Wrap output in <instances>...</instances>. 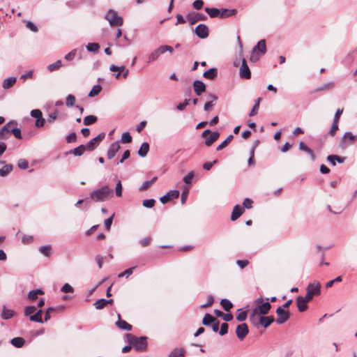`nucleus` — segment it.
<instances>
[{"mask_svg":"<svg viewBox=\"0 0 357 357\" xmlns=\"http://www.w3.org/2000/svg\"><path fill=\"white\" fill-rule=\"evenodd\" d=\"M113 196V190L108 185H103L100 188L92 190L90 198L95 202H103Z\"/></svg>","mask_w":357,"mask_h":357,"instance_id":"obj_1","label":"nucleus"},{"mask_svg":"<svg viewBox=\"0 0 357 357\" xmlns=\"http://www.w3.org/2000/svg\"><path fill=\"white\" fill-rule=\"evenodd\" d=\"M129 344L138 351H144L147 348L146 337H136L132 334H127Z\"/></svg>","mask_w":357,"mask_h":357,"instance_id":"obj_2","label":"nucleus"},{"mask_svg":"<svg viewBox=\"0 0 357 357\" xmlns=\"http://www.w3.org/2000/svg\"><path fill=\"white\" fill-rule=\"evenodd\" d=\"M105 19L109 22L111 26H119L123 25V18L119 16L114 10L109 9L105 14Z\"/></svg>","mask_w":357,"mask_h":357,"instance_id":"obj_3","label":"nucleus"},{"mask_svg":"<svg viewBox=\"0 0 357 357\" xmlns=\"http://www.w3.org/2000/svg\"><path fill=\"white\" fill-rule=\"evenodd\" d=\"M320 287L321 286L319 282L315 281L312 283H310L306 288L307 293L305 297L307 300L311 301L314 295L320 294Z\"/></svg>","mask_w":357,"mask_h":357,"instance_id":"obj_4","label":"nucleus"},{"mask_svg":"<svg viewBox=\"0 0 357 357\" xmlns=\"http://www.w3.org/2000/svg\"><path fill=\"white\" fill-rule=\"evenodd\" d=\"M357 135H354L351 132H346L340 140V146L342 149L347 148L349 145L355 142Z\"/></svg>","mask_w":357,"mask_h":357,"instance_id":"obj_5","label":"nucleus"},{"mask_svg":"<svg viewBox=\"0 0 357 357\" xmlns=\"http://www.w3.org/2000/svg\"><path fill=\"white\" fill-rule=\"evenodd\" d=\"M105 137V132L100 133L98 136L96 137L91 139L86 144H85L87 151H93L98 145L103 140V139Z\"/></svg>","mask_w":357,"mask_h":357,"instance_id":"obj_6","label":"nucleus"},{"mask_svg":"<svg viewBox=\"0 0 357 357\" xmlns=\"http://www.w3.org/2000/svg\"><path fill=\"white\" fill-rule=\"evenodd\" d=\"M276 313L278 315L276 319V322L278 324H282L289 319V312L284 310L282 307H278L277 308Z\"/></svg>","mask_w":357,"mask_h":357,"instance_id":"obj_7","label":"nucleus"},{"mask_svg":"<svg viewBox=\"0 0 357 357\" xmlns=\"http://www.w3.org/2000/svg\"><path fill=\"white\" fill-rule=\"evenodd\" d=\"M249 329L246 324L243 323L236 326V334L240 340H243L248 334Z\"/></svg>","mask_w":357,"mask_h":357,"instance_id":"obj_8","label":"nucleus"},{"mask_svg":"<svg viewBox=\"0 0 357 357\" xmlns=\"http://www.w3.org/2000/svg\"><path fill=\"white\" fill-rule=\"evenodd\" d=\"M239 75L243 79H250L251 73L245 59H242V64L239 69Z\"/></svg>","mask_w":357,"mask_h":357,"instance_id":"obj_9","label":"nucleus"},{"mask_svg":"<svg viewBox=\"0 0 357 357\" xmlns=\"http://www.w3.org/2000/svg\"><path fill=\"white\" fill-rule=\"evenodd\" d=\"M195 32L197 36L202 39H204L208 36V29L207 26L204 24H200L197 26Z\"/></svg>","mask_w":357,"mask_h":357,"instance_id":"obj_10","label":"nucleus"},{"mask_svg":"<svg viewBox=\"0 0 357 357\" xmlns=\"http://www.w3.org/2000/svg\"><path fill=\"white\" fill-rule=\"evenodd\" d=\"M10 125H17V122L10 121L3 126L0 130V139H7L10 137V132L9 129Z\"/></svg>","mask_w":357,"mask_h":357,"instance_id":"obj_11","label":"nucleus"},{"mask_svg":"<svg viewBox=\"0 0 357 357\" xmlns=\"http://www.w3.org/2000/svg\"><path fill=\"white\" fill-rule=\"evenodd\" d=\"M271 309V305L268 301H266L264 303L259 305L255 307L252 310L259 314L260 315L267 314Z\"/></svg>","mask_w":357,"mask_h":357,"instance_id":"obj_12","label":"nucleus"},{"mask_svg":"<svg viewBox=\"0 0 357 357\" xmlns=\"http://www.w3.org/2000/svg\"><path fill=\"white\" fill-rule=\"evenodd\" d=\"M120 147L121 146L119 142H114L111 144L107 153V158L109 160L112 159L116 153L119 151Z\"/></svg>","mask_w":357,"mask_h":357,"instance_id":"obj_13","label":"nucleus"},{"mask_svg":"<svg viewBox=\"0 0 357 357\" xmlns=\"http://www.w3.org/2000/svg\"><path fill=\"white\" fill-rule=\"evenodd\" d=\"M178 196H179V192L178 190H171V191L168 192L164 196L161 197L160 199V201L162 204H166L170 200L177 199L178 197Z\"/></svg>","mask_w":357,"mask_h":357,"instance_id":"obj_14","label":"nucleus"},{"mask_svg":"<svg viewBox=\"0 0 357 357\" xmlns=\"http://www.w3.org/2000/svg\"><path fill=\"white\" fill-rule=\"evenodd\" d=\"M296 305L300 312L305 311L307 308V303L310 301L305 297L298 296L296 298Z\"/></svg>","mask_w":357,"mask_h":357,"instance_id":"obj_15","label":"nucleus"},{"mask_svg":"<svg viewBox=\"0 0 357 357\" xmlns=\"http://www.w3.org/2000/svg\"><path fill=\"white\" fill-rule=\"evenodd\" d=\"M193 88L195 93L197 96H200L203 92L206 91V86L203 82L199 80H195L193 82Z\"/></svg>","mask_w":357,"mask_h":357,"instance_id":"obj_16","label":"nucleus"},{"mask_svg":"<svg viewBox=\"0 0 357 357\" xmlns=\"http://www.w3.org/2000/svg\"><path fill=\"white\" fill-rule=\"evenodd\" d=\"M187 17L191 24H194L199 21L204 20L206 18V15L200 13L189 14Z\"/></svg>","mask_w":357,"mask_h":357,"instance_id":"obj_17","label":"nucleus"},{"mask_svg":"<svg viewBox=\"0 0 357 357\" xmlns=\"http://www.w3.org/2000/svg\"><path fill=\"white\" fill-rule=\"evenodd\" d=\"M244 208L239 205L234 206L231 214V220L235 221L243 213Z\"/></svg>","mask_w":357,"mask_h":357,"instance_id":"obj_18","label":"nucleus"},{"mask_svg":"<svg viewBox=\"0 0 357 357\" xmlns=\"http://www.w3.org/2000/svg\"><path fill=\"white\" fill-rule=\"evenodd\" d=\"M162 54H163L162 50L160 46L149 54L147 63H149L156 61Z\"/></svg>","mask_w":357,"mask_h":357,"instance_id":"obj_19","label":"nucleus"},{"mask_svg":"<svg viewBox=\"0 0 357 357\" xmlns=\"http://www.w3.org/2000/svg\"><path fill=\"white\" fill-rule=\"evenodd\" d=\"M275 319L273 316H261L259 318V324L264 328L268 327L272 323H273Z\"/></svg>","mask_w":357,"mask_h":357,"instance_id":"obj_20","label":"nucleus"},{"mask_svg":"<svg viewBox=\"0 0 357 357\" xmlns=\"http://www.w3.org/2000/svg\"><path fill=\"white\" fill-rule=\"evenodd\" d=\"M261 317V316L259 314L255 312L254 310H252V312L250 314L249 319L253 326L258 328L259 326L260 325L259 318Z\"/></svg>","mask_w":357,"mask_h":357,"instance_id":"obj_21","label":"nucleus"},{"mask_svg":"<svg viewBox=\"0 0 357 357\" xmlns=\"http://www.w3.org/2000/svg\"><path fill=\"white\" fill-rule=\"evenodd\" d=\"M220 133L218 132H212L205 140V145L210 146L215 142L219 137Z\"/></svg>","mask_w":357,"mask_h":357,"instance_id":"obj_22","label":"nucleus"},{"mask_svg":"<svg viewBox=\"0 0 357 357\" xmlns=\"http://www.w3.org/2000/svg\"><path fill=\"white\" fill-rule=\"evenodd\" d=\"M118 317L119 320L116 323L117 327L124 331H131L132 326L126 321L121 319L119 314H118Z\"/></svg>","mask_w":357,"mask_h":357,"instance_id":"obj_23","label":"nucleus"},{"mask_svg":"<svg viewBox=\"0 0 357 357\" xmlns=\"http://www.w3.org/2000/svg\"><path fill=\"white\" fill-rule=\"evenodd\" d=\"M17 78L15 77H9L3 80L2 87L4 89H8L15 84Z\"/></svg>","mask_w":357,"mask_h":357,"instance_id":"obj_24","label":"nucleus"},{"mask_svg":"<svg viewBox=\"0 0 357 357\" xmlns=\"http://www.w3.org/2000/svg\"><path fill=\"white\" fill-rule=\"evenodd\" d=\"M253 50L256 51L257 50H259V52L261 54H264L266 52V41L265 40H259L257 45L255 46L252 49Z\"/></svg>","mask_w":357,"mask_h":357,"instance_id":"obj_25","label":"nucleus"},{"mask_svg":"<svg viewBox=\"0 0 357 357\" xmlns=\"http://www.w3.org/2000/svg\"><path fill=\"white\" fill-rule=\"evenodd\" d=\"M237 10L236 9H222L220 11V17L221 18H226L230 16H233L236 15Z\"/></svg>","mask_w":357,"mask_h":357,"instance_id":"obj_26","label":"nucleus"},{"mask_svg":"<svg viewBox=\"0 0 357 357\" xmlns=\"http://www.w3.org/2000/svg\"><path fill=\"white\" fill-rule=\"evenodd\" d=\"M15 314V312L12 310L7 309L5 306L2 308L1 317L3 319L7 320L12 318Z\"/></svg>","mask_w":357,"mask_h":357,"instance_id":"obj_27","label":"nucleus"},{"mask_svg":"<svg viewBox=\"0 0 357 357\" xmlns=\"http://www.w3.org/2000/svg\"><path fill=\"white\" fill-rule=\"evenodd\" d=\"M43 311L41 310H38L37 312H35L33 314L31 315L29 319L31 321H35L38 323H43V320L42 319Z\"/></svg>","mask_w":357,"mask_h":357,"instance_id":"obj_28","label":"nucleus"},{"mask_svg":"<svg viewBox=\"0 0 357 357\" xmlns=\"http://www.w3.org/2000/svg\"><path fill=\"white\" fill-rule=\"evenodd\" d=\"M85 151H87L86 146L84 144H81L79 146L75 148L74 149L70 150V152L75 156H81Z\"/></svg>","mask_w":357,"mask_h":357,"instance_id":"obj_29","label":"nucleus"},{"mask_svg":"<svg viewBox=\"0 0 357 357\" xmlns=\"http://www.w3.org/2000/svg\"><path fill=\"white\" fill-rule=\"evenodd\" d=\"M149 151V144L147 142L142 143L141 147L138 150V155L140 157H145Z\"/></svg>","mask_w":357,"mask_h":357,"instance_id":"obj_30","label":"nucleus"},{"mask_svg":"<svg viewBox=\"0 0 357 357\" xmlns=\"http://www.w3.org/2000/svg\"><path fill=\"white\" fill-rule=\"evenodd\" d=\"M215 319L214 317L208 313L205 314L203 319H202V324L206 326H209L211 324L215 321Z\"/></svg>","mask_w":357,"mask_h":357,"instance_id":"obj_31","label":"nucleus"},{"mask_svg":"<svg viewBox=\"0 0 357 357\" xmlns=\"http://www.w3.org/2000/svg\"><path fill=\"white\" fill-rule=\"evenodd\" d=\"M156 180H157V177L155 176L151 180L144 181L141 185V186L139 187V190L140 191H144V190H147L148 188H149L154 183V182Z\"/></svg>","mask_w":357,"mask_h":357,"instance_id":"obj_32","label":"nucleus"},{"mask_svg":"<svg viewBox=\"0 0 357 357\" xmlns=\"http://www.w3.org/2000/svg\"><path fill=\"white\" fill-rule=\"evenodd\" d=\"M217 75L216 69L214 68H210L209 70L205 71L203 74V76L208 79H214Z\"/></svg>","mask_w":357,"mask_h":357,"instance_id":"obj_33","label":"nucleus"},{"mask_svg":"<svg viewBox=\"0 0 357 357\" xmlns=\"http://www.w3.org/2000/svg\"><path fill=\"white\" fill-rule=\"evenodd\" d=\"M43 294L44 291L40 289H34L29 291V293L28 294V298L30 300L33 301L38 298V295H42Z\"/></svg>","mask_w":357,"mask_h":357,"instance_id":"obj_34","label":"nucleus"},{"mask_svg":"<svg viewBox=\"0 0 357 357\" xmlns=\"http://www.w3.org/2000/svg\"><path fill=\"white\" fill-rule=\"evenodd\" d=\"M261 101V98H258L255 100V104L249 113L250 116H253L258 113L259 109V104Z\"/></svg>","mask_w":357,"mask_h":357,"instance_id":"obj_35","label":"nucleus"},{"mask_svg":"<svg viewBox=\"0 0 357 357\" xmlns=\"http://www.w3.org/2000/svg\"><path fill=\"white\" fill-rule=\"evenodd\" d=\"M10 342L14 347L20 348L24 344L25 340L22 337H17L13 338Z\"/></svg>","mask_w":357,"mask_h":357,"instance_id":"obj_36","label":"nucleus"},{"mask_svg":"<svg viewBox=\"0 0 357 357\" xmlns=\"http://www.w3.org/2000/svg\"><path fill=\"white\" fill-rule=\"evenodd\" d=\"M205 12L212 18L220 15V10L215 8H205Z\"/></svg>","mask_w":357,"mask_h":357,"instance_id":"obj_37","label":"nucleus"},{"mask_svg":"<svg viewBox=\"0 0 357 357\" xmlns=\"http://www.w3.org/2000/svg\"><path fill=\"white\" fill-rule=\"evenodd\" d=\"M62 66V63L61 60H57L56 62L52 63L47 66V68L49 71L53 72L59 70Z\"/></svg>","mask_w":357,"mask_h":357,"instance_id":"obj_38","label":"nucleus"},{"mask_svg":"<svg viewBox=\"0 0 357 357\" xmlns=\"http://www.w3.org/2000/svg\"><path fill=\"white\" fill-rule=\"evenodd\" d=\"M98 120V118L93 115H89L84 118L83 123L85 126L91 125L96 123Z\"/></svg>","mask_w":357,"mask_h":357,"instance_id":"obj_39","label":"nucleus"},{"mask_svg":"<svg viewBox=\"0 0 357 357\" xmlns=\"http://www.w3.org/2000/svg\"><path fill=\"white\" fill-rule=\"evenodd\" d=\"M233 137H234L232 135H229L220 144H219L217 146L216 150L220 151L222 149H224L225 147H226L231 142V140L233 139Z\"/></svg>","mask_w":357,"mask_h":357,"instance_id":"obj_40","label":"nucleus"},{"mask_svg":"<svg viewBox=\"0 0 357 357\" xmlns=\"http://www.w3.org/2000/svg\"><path fill=\"white\" fill-rule=\"evenodd\" d=\"M12 170V165H4L1 169H0V176L3 177L6 176Z\"/></svg>","mask_w":357,"mask_h":357,"instance_id":"obj_41","label":"nucleus"},{"mask_svg":"<svg viewBox=\"0 0 357 357\" xmlns=\"http://www.w3.org/2000/svg\"><path fill=\"white\" fill-rule=\"evenodd\" d=\"M248 317V313L246 311H243L242 309H238L237 310V315L236 319L238 321H243L246 319Z\"/></svg>","mask_w":357,"mask_h":357,"instance_id":"obj_42","label":"nucleus"},{"mask_svg":"<svg viewBox=\"0 0 357 357\" xmlns=\"http://www.w3.org/2000/svg\"><path fill=\"white\" fill-rule=\"evenodd\" d=\"M220 304L225 311H229L233 307L231 302L227 298L222 299Z\"/></svg>","mask_w":357,"mask_h":357,"instance_id":"obj_43","label":"nucleus"},{"mask_svg":"<svg viewBox=\"0 0 357 357\" xmlns=\"http://www.w3.org/2000/svg\"><path fill=\"white\" fill-rule=\"evenodd\" d=\"M15 125H10V133L12 132L13 134V135L17 138V139H22V134H21V130L20 128H14Z\"/></svg>","mask_w":357,"mask_h":357,"instance_id":"obj_44","label":"nucleus"},{"mask_svg":"<svg viewBox=\"0 0 357 357\" xmlns=\"http://www.w3.org/2000/svg\"><path fill=\"white\" fill-rule=\"evenodd\" d=\"M102 87L100 85L97 84L93 86L92 89L89 93V97H94L99 94V93L101 91Z\"/></svg>","mask_w":357,"mask_h":357,"instance_id":"obj_45","label":"nucleus"},{"mask_svg":"<svg viewBox=\"0 0 357 357\" xmlns=\"http://www.w3.org/2000/svg\"><path fill=\"white\" fill-rule=\"evenodd\" d=\"M86 47L89 52L95 53L97 52L98 50H99L100 45L98 43H90L86 46Z\"/></svg>","mask_w":357,"mask_h":357,"instance_id":"obj_46","label":"nucleus"},{"mask_svg":"<svg viewBox=\"0 0 357 357\" xmlns=\"http://www.w3.org/2000/svg\"><path fill=\"white\" fill-rule=\"evenodd\" d=\"M184 356L183 349H174L169 354V357H181Z\"/></svg>","mask_w":357,"mask_h":357,"instance_id":"obj_47","label":"nucleus"},{"mask_svg":"<svg viewBox=\"0 0 357 357\" xmlns=\"http://www.w3.org/2000/svg\"><path fill=\"white\" fill-rule=\"evenodd\" d=\"M106 305H107L106 304V299H105V298L98 299L93 304L95 307L96 309H98V310H100V309L104 308Z\"/></svg>","mask_w":357,"mask_h":357,"instance_id":"obj_48","label":"nucleus"},{"mask_svg":"<svg viewBox=\"0 0 357 357\" xmlns=\"http://www.w3.org/2000/svg\"><path fill=\"white\" fill-rule=\"evenodd\" d=\"M39 251L45 256L49 257L51 254V246L44 245L39 248Z\"/></svg>","mask_w":357,"mask_h":357,"instance_id":"obj_49","label":"nucleus"},{"mask_svg":"<svg viewBox=\"0 0 357 357\" xmlns=\"http://www.w3.org/2000/svg\"><path fill=\"white\" fill-rule=\"evenodd\" d=\"M121 142L123 144L130 143L132 142V137L128 132H125L121 135Z\"/></svg>","mask_w":357,"mask_h":357,"instance_id":"obj_50","label":"nucleus"},{"mask_svg":"<svg viewBox=\"0 0 357 357\" xmlns=\"http://www.w3.org/2000/svg\"><path fill=\"white\" fill-rule=\"evenodd\" d=\"M36 310V307L34 305L26 306L24 308V315L26 317L31 316L34 314Z\"/></svg>","mask_w":357,"mask_h":357,"instance_id":"obj_51","label":"nucleus"},{"mask_svg":"<svg viewBox=\"0 0 357 357\" xmlns=\"http://www.w3.org/2000/svg\"><path fill=\"white\" fill-rule=\"evenodd\" d=\"M75 102V98L73 95L69 94L66 99V105L68 107H71L74 105Z\"/></svg>","mask_w":357,"mask_h":357,"instance_id":"obj_52","label":"nucleus"},{"mask_svg":"<svg viewBox=\"0 0 357 357\" xmlns=\"http://www.w3.org/2000/svg\"><path fill=\"white\" fill-rule=\"evenodd\" d=\"M155 199H144L142 202L143 206L146 208H153L155 204Z\"/></svg>","mask_w":357,"mask_h":357,"instance_id":"obj_53","label":"nucleus"},{"mask_svg":"<svg viewBox=\"0 0 357 357\" xmlns=\"http://www.w3.org/2000/svg\"><path fill=\"white\" fill-rule=\"evenodd\" d=\"M136 268V266H133L131 268H129L126 270H125L123 272L119 274L118 277L121 278L123 276H126V278H128L130 275L132 274L133 270Z\"/></svg>","mask_w":357,"mask_h":357,"instance_id":"obj_54","label":"nucleus"},{"mask_svg":"<svg viewBox=\"0 0 357 357\" xmlns=\"http://www.w3.org/2000/svg\"><path fill=\"white\" fill-rule=\"evenodd\" d=\"M17 166L22 169H26L29 167V162L25 159H20L17 162Z\"/></svg>","mask_w":357,"mask_h":357,"instance_id":"obj_55","label":"nucleus"},{"mask_svg":"<svg viewBox=\"0 0 357 357\" xmlns=\"http://www.w3.org/2000/svg\"><path fill=\"white\" fill-rule=\"evenodd\" d=\"M33 241V238L31 235H25V234H24L22 236V242L24 244H29V243H32Z\"/></svg>","mask_w":357,"mask_h":357,"instance_id":"obj_56","label":"nucleus"},{"mask_svg":"<svg viewBox=\"0 0 357 357\" xmlns=\"http://www.w3.org/2000/svg\"><path fill=\"white\" fill-rule=\"evenodd\" d=\"M337 129H338V122L333 121V122L331 125V129L329 130V134L332 136L335 135Z\"/></svg>","mask_w":357,"mask_h":357,"instance_id":"obj_57","label":"nucleus"},{"mask_svg":"<svg viewBox=\"0 0 357 357\" xmlns=\"http://www.w3.org/2000/svg\"><path fill=\"white\" fill-rule=\"evenodd\" d=\"M228 327L229 326L227 323L222 324L220 326V330L219 331V334L222 336L227 334L228 332Z\"/></svg>","mask_w":357,"mask_h":357,"instance_id":"obj_58","label":"nucleus"},{"mask_svg":"<svg viewBox=\"0 0 357 357\" xmlns=\"http://www.w3.org/2000/svg\"><path fill=\"white\" fill-rule=\"evenodd\" d=\"M30 114L32 117L36 118V119L40 118L43 116L41 111L38 109L31 110Z\"/></svg>","mask_w":357,"mask_h":357,"instance_id":"obj_59","label":"nucleus"},{"mask_svg":"<svg viewBox=\"0 0 357 357\" xmlns=\"http://www.w3.org/2000/svg\"><path fill=\"white\" fill-rule=\"evenodd\" d=\"M61 291L65 293L73 292V288L68 283H66L61 289Z\"/></svg>","mask_w":357,"mask_h":357,"instance_id":"obj_60","label":"nucleus"},{"mask_svg":"<svg viewBox=\"0 0 357 357\" xmlns=\"http://www.w3.org/2000/svg\"><path fill=\"white\" fill-rule=\"evenodd\" d=\"M115 193L116 195L119 197L122 196V185L121 181H119L116 185Z\"/></svg>","mask_w":357,"mask_h":357,"instance_id":"obj_61","label":"nucleus"},{"mask_svg":"<svg viewBox=\"0 0 357 357\" xmlns=\"http://www.w3.org/2000/svg\"><path fill=\"white\" fill-rule=\"evenodd\" d=\"M77 139V135L75 132H70L68 135L66 137V142L68 143L74 142L76 141Z\"/></svg>","mask_w":357,"mask_h":357,"instance_id":"obj_62","label":"nucleus"},{"mask_svg":"<svg viewBox=\"0 0 357 357\" xmlns=\"http://www.w3.org/2000/svg\"><path fill=\"white\" fill-rule=\"evenodd\" d=\"M114 216V213H113L109 218H107L105 220V227L107 230L110 229Z\"/></svg>","mask_w":357,"mask_h":357,"instance_id":"obj_63","label":"nucleus"},{"mask_svg":"<svg viewBox=\"0 0 357 357\" xmlns=\"http://www.w3.org/2000/svg\"><path fill=\"white\" fill-rule=\"evenodd\" d=\"M253 202L250 198H245L243 201V207L250 209L252 207Z\"/></svg>","mask_w":357,"mask_h":357,"instance_id":"obj_64","label":"nucleus"}]
</instances>
